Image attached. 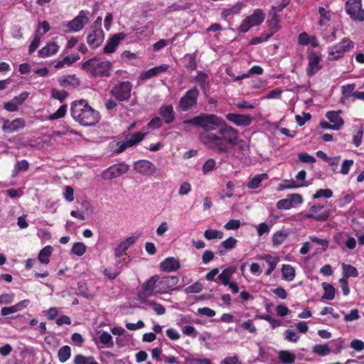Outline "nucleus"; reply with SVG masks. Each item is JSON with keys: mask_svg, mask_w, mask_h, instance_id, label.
<instances>
[{"mask_svg": "<svg viewBox=\"0 0 364 364\" xmlns=\"http://www.w3.org/2000/svg\"><path fill=\"white\" fill-rule=\"evenodd\" d=\"M203 129L200 140L208 149L218 154L232 152L238 142V130L228 125L220 117L213 114H200L183 122Z\"/></svg>", "mask_w": 364, "mask_h": 364, "instance_id": "obj_1", "label": "nucleus"}, {"mask_svg": "<svg viewBox=\"0 0 364 364\" xmlns=\"http://www.w3.org/2000/svg\"><path fill=\"white\" fill-rule=\"evenodd\" d=\"M71 115L75 121L85 127L96 124L100 119V114L94 109L85 100L73 102Z\"/></svg>", "mask_w": 364, "mask_h": 364, "instance_id": "obj_2", "label": "nucleus"}, {"mask_svg": "<svg viewBox=\"0 0 364 364\" xmlns=\"http://www.w3.org/2000/svg\"><path fill=\"white\" fill-rule=\"evenodd\" d=\"M112 65L109 60H101L95 57L82 63V69L93 77H107L110 75Z\"/></svg>", "mask_w": 364, "mask_h": 364, "instance_id": "obj_3", "label": "nucleus"}, {"mask_svg": "<svg viewBox=\"0 0 364 364\" xmlns=\"http://www.w3.org/2000/svg\"><path fill=\"white\" fill-rule=\"evenodd\" d=\"M101 16L96 20L87 29V43L92 49H95L101 46L105 39V33L102 28Z\"/></svg>", "mask_w": 364, "mask_h": 364, "instance_id": "obj_4", "label": "nucleus"}, {"mask_svg": "<svg viewBox=\"0 0 364 364\" xmlns=\"http://www.w3.org/2000/svg\"><path fill=\"white\" fill-rule=\"evenodd\" d=\"M355 47L354 43L348 38H343L340 42L328 48V59L338 60L344 55L352 50Z\"/></svg>", "mask_w": 364, "mask_h": 364, "instance_id": "obj_5", "label": "nucleus"}, {"mask_svg": "<svg viewBox=\"0 0 364 364\" xmlns=\"http://www.w3.org/2000/svg\"><path fill=\"white\" fill-rule=\"evenodd\" d=\"M345 10L352 21L364 22L362 0H347L345 4Z\"/></svg>", "mask_w": 364, "mask_h": 364, "instance_id": "obj_6", "label": "nucleus"}, {"mask_svg": "<svg viewBox=\"0 0 364 364\" xmlns=\"http://www.w3.org/2000/svg\"><path fill=\"white\" fill-rule=\"evenodd\" d=\"M159 279V276L154 275L142 284L141 290L139 294V297L141 302H144V299L148 297L161 294V292L159 291H160V287H158Z\"/></svg>", "mask_w": 364, "mask_h": 364, "instance_id": "obj_7", "label": "nucleus"}, {"mask_svg": "<svg viewBox=\"0 0 364 364\" xmlns=\"http://www.w3.org/2000/svg\"><path fill=\"white\" fill-rule=\"evenodd\" d=\"M199 91L196 86L193 87L181 97L178 102V109L187 112L196 107L198 102Z\"/></svg>", "mask_w": 364, "mask_h": 364, "instance_id": "obj_8", "label": "nucleus"}, {"mask_svg": "<svg viewBox=\"0 0 364 364\" xmlns=\"http://www.w3.org/2000/svg\"><path fill=\"white\" fill-rule=\"evenodd\" d=\"M265 14L260 9H255L254 12L247 16L240 24L238 30L241 33H247L251 28L260 25L264 20Z\"/></svg>", "mask_w": 364, "mask_h": 364, "instance_id": "obj_9", "label": "nucleus"}, {"mask_svg": "<svg viewBox=\"0 0 364 364\" xmlns=\"http://www.w3.org/2000/svg\"><path fill=\"white\" fill-rule=\"evenodd\" d=\"M132 84L129 81H123L115 85L112 90V95L118 101H127L131 97Z\"/></svg>", "mask_w": 364, "mask_h": 364, "instance_id": "obj_10", "label": "nucleus"}, {"mask_svg": "<svg viewBox=\"0 0 364 364\" xmlns=\"http://www.w3.org/2000/svg\"><path fill=\"white\" fill-rule=\"evenodd\" d=\"M146 133L142 132H134L127 134L123 141L117 142V145L118 148L115 150V152H123L127 148L132 147L139 143L144 139Z\"/></svg>", "mask_w": 364, "mask_h": 364, "instance_id": "obj_11", "label": "nucleus"}, {"mask_svg": "<svg viewBox=\"0 0 364 364\" xmlns=\"http://www.w3.org/2000/svg\"><path fill=\"white\" fill-rule=\"evenodd\" d=\"M90 12L85 10H81L78 15L66 24L70 32H78L81 31L90 21Z\"/></svg>", "mask_w": 364, "mask_h": 364, "instance_id": "obj_12", "label": "nucleus"}, {"mask_svg": "<svg viewBox=\"0 0 364 364\" xmlns=\"http://www.w3.org/2000/svg\"><path fill=\"white\" fill-rule=\"evenodd\" d=\"M129 165L124 162L112 165L102 171V178L105 180H111L119 177L126 173L129 171Z\"/></svg>", "mask_w": 364, "mask_h": 364, "instance_id": "obj_13", "label": "nucleus"}, {"mask_svg": "<svg viewBox=\"0 0 364 364\" xmlns=\"http://www.w3.org/2000/svg\"><path fill=\"white\" fill-rule=\"evenodd\" d=\"M0 122L2 131L7 134L18 132L26 127V121L23 118H16L12 121L2 118Z\"/></svg>", "mask_w": 364, "mask_h": 364, "instance_id": "obj_14", "label": "nucleus"}, {"mask_svg": "<svg viewBox=\"0 0 364 364\" xmlns=\"http://www.w3.org/2000/svg\"><path fill=\"white\" fill-rule=\"evenodd\" d=\"M126 37L127 34L123 32L110 36L103 48V53L105 54H111L115 52L120 42Z\"/></svg>", "mask_w": 364, "mask_h": 364, "instance_id": "obj_15", "label": "nucleus"}, {"mask_svg": "<svg viewBox=\"0 0 364 364\" xmlns=\"http://www.w3.org/2000/svg\"><path fill=\"white\" fill-rule=\"evenodd\" d=\"M304 217L316 221H325L329 217V212L321 205H313Z\"/></svg>", "mask_w": 364, "mask_h": 364, "instance_id": "obj_16", "label": "nucleus"}, {"mask_svg": "<svg viewBox=\"0 0 364 364\" xmlns=\"http://www.w3.org/2000/svg\"><path fill=\"white\" fill-rule=\"evenodd\" d=\"M134 169L144 176H151L156 172V166L148 160H139L134 164Z\"/></svg>", "mask_w": 364, "mask_h": 364, "instance_id": "obj_17", "label": "nucleus"}, {"mask_svg": "<svg viewBox=\"0 0 364 364\" xmlns=\"http://www.w3.org/2000/svg\"><path fill=\"white\" fill-rule=\"evenodd\" d=\"M308 60L309 63L306 72L309 77H312L321 68L320 65L321 55L317 53L312 52L309 55Z\"/></svg>", "mask_w": 364, "mask_h": 364, "instance_id": "obj_18", "label": "nucleus"}, {"mask_svg": "<svg viewBox=\"0 0 364 364\" xmlns=\"http://www.w3.org/2000/svg\"><path fill=\"white\" fill-rule=\"evenodd\" d=\"M178 278L176 276L164 277L159 278L158 287H160L161 294L166 293L169 289H173L177 286Z\"/></svg>", "mask_w": 364, "mask_h": 364, "instance_id": "obj_19", "label": "nucleus"}, {"mask_svg": "<svg viewBox=\"0 0 364 364\" xmlns=\"http://www.w3.org/2000/svg\"><path fill=\"white\" fill-rule=\"evenodd\" d=\"M226 119L237 126L244 127L249 126L252 121V118L250 115L235 113H228L226 114Z\"/></svg>", "mask_w": 364, "mask_h": 364, "instance_id": "obj_20", "label": "nucleus"}, {"mask_svg": "<svg viewBox=\"0 0 364 364\" xmlns=\"http://www.w3.org/2000/svg\"><path fill=\"white\" fill-rule=\"evenodd\" d=\"M341 110L326 112V117L332 125V130L338 131L343 127L344 121L341 117Z\"/></svg>", "mask_w": 364, "mask_h": 364, "instance_id": "obj_21", "label": "nucleus"}, {"mask_svg": "<svg viewBox=\"0 0 364 364\" xmlns=\"http://www.w3.org/2000/svg\"><path fill=\"white\" fill-rule=\"evenodd\" d=\"M168 66L166 64H162L159 66L154 67L151 69H149L147 70L143 71L141 73L139 78L140 80L144 81L146 80H149L151 77H154L155 76H157L163 73L166 72L168 70Z\"/></svg>", "mask_w": 364, "mask_h": 364, "instance_id": "obj_22", "label": "nucleus"}, {"mask_svg": "<svg viewBox=\"0 0 364 364\" xmlns=\"http://www.w3.org/2000/svg\"><path fill=\"white\" fill-rule=\"evenodd\" d=\"M259 259L265 261L268 264V268L265 272L267 276L272 274L279 262V256L269 254L262 255L259 257Z\"/></svg>", "mask_w": 364, "mask_h": 364, "instance_id": "obj_23", "label": "nucleus"}, {"mask_svg": "<svg viewBox=\"0 0 364 364\" xmlns=\"http://www.w3.org/2000/svg\"><path fill=\"white\" fill-rule=\"evenodd\" d=\"M159 114L167 124L172 123L175 119V113L172 105L161 106L159 109Z\"/></svg>", "mask_w": 364, "mask_h": 364, "instance_id": "obj_24", "label": "nucleus"}, {"mask_svg": "<svg viewBox=\"0 0 364 364\" xmlns=\"http://www.w3.org/2000/svg\"><path fill=\"white\" fill-rule=\"evenodd\" d=\"M160 268L163 272H174L180 268V263L174 257H168L160 263Z\"/></svg>", "mask_w": 364, "mask_h": 364, "instance_id": "obj_25", "label": "nucleus"}, {"mask_svg": "<svg viewBox=\"0 0 364 364\" xmlns=\"http://www.w3.org/2000/svg\"><path fill=\"white\" fill-rule=\"evenodd\" d=\"M237 242V240L232 237L227 238L218 247V253L220 256L225 255L228 251L232 250L236 247Z\"/></svg>", "mask_w": 364, "mask_h": 364, "instance_id": "obj_26", "label": "nucleus"}, {"mask_svg": "<svg viewBox=\"0 0 364 364\" xmlns=\"http://www.w3.org/2000/svg\"><path fill=\"white\" fill-rule=\"evenodd\" d=\"M237 271L236 265H231L228 267L225 268L223 272L218 275V279L221 281V283L224 286H227L229 284L230 280L232 275Z\"/></svg>", "mask_w": 364, "mask_h": 364, "instance_id": "obj_27", "label": "nucleus"}, {"mask_svg": "<svg viewBox=\"0 0 364 364\" xmlns=\"http://www.w3.org/2000/svg\"><path fill=\"white\" fill-rule=\"evenodd\" d=\"M59 46L55 42L47 43L46 46L38 50V56L41 58H47L58 53Z\"/></svg>", "mask_w": 364, "mask_h": 364, "instance_id": "obj_28", "label": "nucleus"}, {"mask_svg": "<svg viewBox=\"0 0 364 364\" xmlns=\"http://www.w3.org/2000/svg\"><path fill=\"white\" fill-rule=\"evenodd\" d=\"M95 342L97 345L102 344V348H112L114 346L112 336L107 331H102Z\"/></svg>", "mask_w": 364, "mask_h": 364, "instance_id": "obj_29", "label": "nucleus"}, {"mask_svg": "<svg viewBox=\"0 0 364 364\" xmlns=\"http://www.w3.org/2000/svg\"><path fill=\"white\" fill-rule=\"evenodd\" d=\"M134 242V240L132 237H128L119 243L114 250L115 257L118 258L122 257L126 253V251L128 250L129 246Z\"/></svg>", "mask_w": 364, "mask_h": 364, "instance_id": "obj_30", "label": "nucleus"}, {"mask_svg": "<svg viewBox=\"0 0 364 364\" xmlns=\"http://www.w3.org/2000/svg\"><path fill=\"white\" fill-rule=\"evenodd\" d=\"M79 59L80 56L78 55L65 56L62 60H56L54 64V68L55 69H60L64 68L65 65L70 66Z\"/></svg>", "mask_w": 364, "mask_h": 364, "instance_id": "obj_31", "label": "nucleus"}, {"mask_svg": "<svg viewBox=\"0 0 364 364\" xmlns=\"http://www.w3.org/2000/svg\"><path fill=\"white\" fill-rule=\"evenodd\" d=\"M289 232L287 229L277 231L272 236V241L274 247L282 245L288 237Z\"/></svg>", "mask_w": 364, "mask_h": 364, "instance_id": "obj_32", "label": "nucleus"}, {"mask_svg": "<svg viewBox=\"0 0 364 364\" xmlns=\"http://www.w3.org/2000/svg\"><path fill=\"white\" fill-rule=\"evenodd\" d=\"M318 13L319 15V18L318 21V24L323 27L328 22H329L332 18L331 12L330 10L326 9L324 7L319 6L318 9Z\"/></svg>", "mask_w": 364, "mask_h": 364, "instance_id": "obj_33", "label": "nucleus"}, {"mask_svg": "<svg viewBox=\"0 0 364 364\" xmlns=\"http://www.w3.org/2000/svg\"><path fill=\"white\" fill-rule=\"evenodd\" d=\"M280 18L278 14L276 12H274V14L272 15L271 18L267 21V24L270 30L269 33H272V36L275 33L279 31L280 26Z\"/></svg>", "mask_w": 364, "mask_h": 364, "instance_id": "obj_34", "label": "nucleus"}, {"mask_svg": "<svg viewBox=\"0 0 364 364\" xmlns=\"http://www.w3.org/2000/svg\"><path fill=\"white\" fill-rule=\"evenodd\" d=\"M268 175L267 173L257 174L253 176L247 183V187L250 189H256L261 186L262 181L267 180Z\"/></svg>", "mask_w": 364, "mask_h": 364, "instance_id": "obj_35", "label": "nucleus"}, {"mask_svg": "<svg viewBox=\"0 0 364 364\" xmlns=\"http://www.w3.org/2000/svg\"><path fill=\"white\" fill-rule=\"evenodd\" d=\"M355 84H348L342 86L341 87V102L343 103L346 100H348L350 97H353L355 98Z\"/></svg>", "mask_w": 364, "mask_h": 364, "instance_id": "obj_36", "label": "nucleus"}, {"mask_svg": "<svg viewBox=\"0 0 364 364\" xmlns=\"http://www.w3.org/2000/svg\"><path fill=\"white\" fill-rule=\"evenodd\" d=\"M282 279L287 282H291L295 278V269L290 264H283L282 267Z\"/></svg>", "mask_w": 364, "mask_h": 364, "instance_id": "obj_37", "label": "nucleus"}, {"mask_svg": "<svg viewBox=\"0 0 364 364\" xmlns=\"http://www.w3.org/2000/svg\"><path fill=\"white\" fill-rule=\"evenodd\" d=\"M53 252V247L47 245L38 253V259L43 264H47L50 262V257Z\"/></svg>", "mask_w": 364, "mask_h": 364, "instance_id": "obj_38", "label": "nucleus"}, {"mask_svg": "<svg viewBox=\"0 0 364 364\" xmlns=\"http://www.w3.org/2000/svg\"><path fill=\"white\" fill-rule=\"evenodd\" d=\"M60 85L63 87H76L80 85L79 80L75 77V75H68L59 80Z\"/></svg>", "mask_w": 364, "mask_h": 364, "instance_id": "obj_39", "label": "nucleus"}, {"mask_svg": "<svg viewBox=\"0 0 364 364\" xmlns=\"http://www.w3.org/2000/svg\"><path fill=\"white\" fill-rule=\"evenodd\" d=\"M322 287L324 291V294L322 296V300H328L331 301L335 297V288L333 286L329 283L323 282L322 283Z\"/></svg>", "mask_w": 364, "mask_h": 364, "instance_id": "obj_40", "label": "nucleus"}, {"mask_svg": "<svg viewBox=\"0 0 364 364\" xmlns=\"http://www.w3.org/2000/svg\"><path fill=\"white\" fill-rule=\"evenodd\" d=\"M279 358L283 364H291L296 360L294 353L289 350H280L279 352Z\"/></svg>", "mask_w": 364, "mask_h": 364, "instance_id": "obj_41", "label": "nucleus"}, {"mask_svg": "<svg viewBox=\"0 0 364 364\" xmlns=\"http://www.w3.org/2000/svg\"><path fill=\"white\" fill-rule=\"evenodd\" d=\"M343 277L348 279L349 277H358V272L357 269L350 265L345 263H342Z\"/></svg>", "mask_w": 364, "mask_h": 364, "instance_id": "obj_42", "label": "nucleus"}, {"mask_svg": "<svg viewBox=\"0 0 364 364\" xmlns=\"http://www.w3.org/2000/svg\"><path fill=\"white\" fill-rule=\"evenodd\" d=\"M73 364H98L92 356H85L82 354L76 355Z\"/></svg>", "mask_w": 364, "mask_h": 364, "instance_id": "obj_43", "label": "nucleus"}, {"mask_svg": "<svg viewBox=\"0 0 364 364\" xmlns=\"http://www.w3.org/2000/svg\"><path fill=\"white\" fill-rule=\"evenodd\" d=\"M224 236V233L221 230L207 229L204 232V237L208 240H212L215 239H222Z\"/></svg>", "mask_w": 364, "mask_h": 364, "instance_id": "obj_44", "label": "nucleus"}, {"mask_svg": "<svg viewBox=\"0 0 364 364\" xmlns=\"http://www.w3.org/2000/svg\"><path fill=\"white\" fill-rule=\"evenodd\" d=\"M312 352L320 356H326L331 353L327 344H316L313 347Z\"/></svg>", "mask_w": 364, "mask_h": 364, "instance_id": "obj_45", "label": "nucleus"}, {"mask_svg": "<svg viewBox=\"0 0 364 364\" xmlns=\"http://www.w3.org/2000/svg\"><path fill=\"white\" fill-rule=\"evenodd\" d=\"M71 355V349L68 346H63L58 352V357L61 363L66 362Z\"/></svg>", "mask_w": 364, "mask_h": 364, "instance_id": "obj_46", "label": "nucleus"}, {"mask_svg": "<svg viewBox=\"0 0 364 364\" xmlns=\"http://www.w3.org/2000/svg\"><path fill=\"white\" fill-rule=\"evenodd\" d=\"M243 6L242 3L238 2L234 6H232L231 8L225 9L222 12V16L225 18L228 17L229 16L237 14L240 12Z\"/></svg>", "mask_w": 364, "mask_h": 364, "instance_id": "obj_47", "label": "nucleus"}, {"mask_svg": "<svg viewBox=\"0 0 364 364\" xmlns=\"http://www.w3.org/2000/svg\"><path fill=\"white\" fill-rule=\"evenodd\" d=\"M208 75L203 72H198V75L195 77L196 81L199 83L203 90H205L208 85Z\"/></svg>", "mask_w": 364, "mask_h": 364, "instance_id": "obj_48", "label": "nucleus"}, {"mask_svg": "<svg viewBox=\"0 0 364 364\" xmlns=\"http://www.w3.org/2000/svg\"><path fill=\"white\" fill-rule=\"evenodd\" d=\"M50 29L49 23L46 21H39L35 31V33H40V36L43 37Z\"/></svg>", "mask_w": 364, "mask_h": 364, "instance_id": "obj_49", "label": "nucleus"}, {"mask_svg": "<svg viewBox=\"0 0 364 364\" xmlns=\"http://www.w3.org/2000/svg\"><path fill=\"white\" fill-rule=\"evenodd\" d=\"M306 173L304 170L300 171L295 176V181L299 188L307 187L309 184L306 181Z\"/></svg>", "mask_w": 364, "mask_h": 364, "instance_id": "obj_50", "label": "nucleus"}, {"mask_svg": "<svg viewBox=\"0 0 364 364\" xmlns=\"http://www.w3.org/2000/svg\"><path fill=\"white\" fill-rule=\"evenodd\" d=\"M66 112H67V105H63L62 106H60L58 108V109L55 112L49 115L48 119L53 121V120H56V119H60L65 115Z\"/></svg>", "mask_w": 364, "mask_h": 364, "instance_id": "obj_51", "label": "nucleus"}, {"mask_svg": "<svg viewBox=\"0 0 364 364\" xmlns=\"http://www.w3.org/2000/svg\"><path fill=\"white\" fill-rule=\"evenodd\" d=\"M145 303L147 306H151L157 315H163L165 314L166 309L161 304L154 301H148Z\"/></svg>", "mask_w": 364, "mask_h": 364, "instance_id": "obj_52", "label": "nucleus"}, {"mask_svg": "<svg viewBox=\"0 0 364 364\" xmlns=\"http://www.w3.org/2000/svg\"><path fill=\"white\" fill-rule=\"evenodd\" d=\"M86 246L82 242H75L73 244L71 252L73 255L80 257L85 254Z\"/></svg>", "mask_w": 364, "mask_h": 364, "instance_id": "obj_53", "label": "nucleus"}, {"mask_svg": "<svg viewBox=\"0 0 364 364\" xmlns=\"http://www.w3.org/2000/svg\"><path fill=\"white\" fill-rule=\"evenodd\" d=\"M51 97L63 102L68 97V93L65 90H59L53 88L50 91Z\"/></svg>", "mask_w": 364, "mask_h": 364, "instance_id": "obj_54", "label": "nucleus"}, {"mask_svg": "<svg viewBox=\"0 0 364 364\" xmlns=\"http://www.w3.org/2000/svg\"><path fill=\"white\" fill-rule=\"evenodd\" d=\"M309 240L318 245L322 247V251L325 252L328 249L329 241L326 239H320L315 235H310Z\"/></svg>", "mask_w": 364, "mask_h": 364, "instance_id": "obj_55", "label": "nucleus"}, {"mask_svg": "<svg viewBox=\"0 0 364 364\" xmlns=\"http://www.w3.org/2000/svg\"><path fill=\"white\" fill-rule=\"evenodd\" d=\"M215 160L213 159H208L202 167V171L204 175H206L214 170L215 167Z\"/></svg>", "mask_w": 364, "mask_h": 364, "instance_id": "obj_56", "label": "nucleus"}, {"mask_svg": "<svg viewBox=\"0 0 364 364\" xmlns=\"http://www.w3.org/2000/svg\"><path fill=\"white\" fill-rule=\"evenodd\" d=\"M333 196V191L329 188L319 189L313 196L314 199L320 198H330Z\"/></svg>", "mask_w": 364, "mask_h": 364, "instance_id": "obj_57", "label": "nucleus"}, {"mask_svg": "<svg viewBox=\"0 0 364 364\" xmlns=\"http://www.w3.org/2000/svg\"><path fill=\"white\" fill-rule=\"evenodd\" d=\"M272 36V33H262L260 36L253 38L250 42V45H257L267 41Z\"/></svg>", "mask_w": 364, "mask_h": 364, "instance_id": "obj_58", "label": "nucleus"}, {"mask_svg": "<svg viewBox=\"0 0 364 364\" xmlns=\"http://www.w3.org/2000/svg\"><path fill=\"white\" fill-rule=\"evenodd\" d=\"M40 33L36 34L34 33L33 39L31 41L28 48V52L30 54L33 53L40 46L41 39L42 38L41 36H40Z\"/></svg>", "mask_w": 364, "mask_h": 364, "instance_id": "obj_59", "label": "nucleus"}, {"mask_svg": "<svg viewBox=\"0 0 364 364\" xmlns=\"http://www.w3.org/2000/svg\"><path fill=\"white\" fill-rule=\"evenodd\" d=\"M293 207V203L289 198L282 199L277 203V208L279 210H289Z\"/></svg>", "mask_w": 364, "mask_h": 364, "instance_id": "obj_60", "label": "nucleus"}, {"mask_svg": "<svg viewBox=\"0 0 364 364\" xmlns=\"http://www.w3.org/2000/svg\"><path fill=\"white\" fill-rule=\"evenodd\" d=\"M298 158L300 161L303 163L314 164L316 162V159L313 156L309 154L306 152L299 153Z\"/></svg>", "mask_w": 364, "mask_h": 364, "instance_id": "obj_61", "label": "nucleus"}, {"mask_svg": "<svg viewBox=\"0 0 364 364\" xmlns=\"http://www.w3.org/2000/svg\"><path fill=\"white\" fill-rule=\"evenodd\" d=\"M353 160L352 159H346L343 161L341 164V173L343 175H347L349 173V171L351 166L353 165Z\"/></svg>", "mask_w": 364, "mask_h": 364, "instance_id": "obj_62", "label": "nucleus"}, {"mask_svg": "<svg viewBox=\"0 0 364 364\" xmlns=\"http://www.w3.org/2000/svg\"><path fill=\"white\" fill-rule=\"evenodd\" d=\"M360 318L359 311L358 309H351L349 314L344 316L343 320L346 322L355 321Z\"/></svg>", "mask_w": 364, "mask_h": 364, "instance_id": "obj_63", "label": "nucleus"}, {"mask_svg": "<svg viewBox=\"0 0 364 364\" xmlns=\"http://www.w3.org/2000/svg\"><path fill=\"white\" fill-rule=\"evenodd\" d=\"M350 348L355 351H361L364 349V342L359 339H353L350 343Z\"/></svg>", "mask_w": 364, "mask_h": 364, "instance_id": "obj_64", "label": "nucleus"}]
</instances>
